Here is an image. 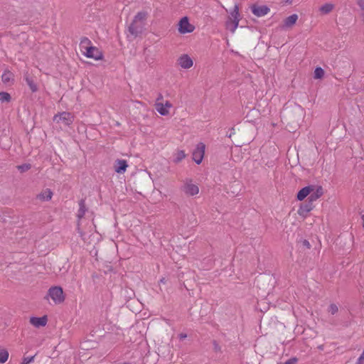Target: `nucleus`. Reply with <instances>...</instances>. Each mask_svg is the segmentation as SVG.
Here are the masks:
<instances>
[{
  "mask_svg": "<svg viewBox=\"0 0 364 364\" xmlns=\"http://www.w3.org/2000/svg\"><path fill=\"white\" fill-rule=\"evenodd\" d=\"M53 120L57 122H62L68 126L72 124L73 116L70 112H63L60 114H56L53 117Z\"/></svg>",
  "mask_w": 364,
  "mask_h": 364,
  "instance_id": "nucleus-4",
  "label": "nucleus"
},
{
  "mask_svg": "<svg viewBox=\"0 0 364 364\" xmlns=\"http://www.w3.org/2000/svg\"><path fill=\"white\" fill-rule=\"evenodd\" d=\"M24 80L33 92H36L38 90V86L35 82L33 77L31 76L28 73H26L24 75Z\"/></svg>",
  "mask_w": 364,
  "mask_h": 364,
  "instance_id": "nucleus-14",
  "label": "nucleus"
},
{
  "mask_svg": "<svg viewBox=\"0 0 364 364\" xmlns=\"http://www.w3.org/2000/svg\"><path fill=\"white\" fill-rule=\"evenodd\" d=\"M240 21V14L239 13V6L235 4L234 9L230 11L228 20L225 23L226 28L230 30L231 33H235L238 27Z\"/></svg>",
  "mask_w": 364,
  "mask_h": 364,
  "instance_id": "nucleus-1",
  "label": "nucleus"
},
{
  "mask_svg": "<svg viewBox=\"0 0 364 364\" xmlns=\"http://www.w3.org/2000/svg\"><path fill=\"white\" fill-rule=\"evenodd\" d=\"M144 23L135 21L133 19L132 23L128 27L129 33L134 37H136L139 34L141 33Z\"/></svg>",
  "mask_w": 364,
  "mask_h": 364,
  "instance_id": "nucleus-5",
  "label": "nucleus"
},
{
  "mask_svg": "<svg viewBox=\"0 0 364 364\" xmlns=\"http://www.w3.org/2000/svg\"><path fill=\"white\" fill-rule=\"evenodd\" d=\"M363 0H358V5H359L360 6H362V4H363Z\"/></svg>",
  "mask_w": 364,
  "mask_h": 364,
  "instance_id": "nucleus-39",
  "label": "nucleus"
},
{
  "mask_svg": "<svg viewBox=\"0 0 364 364\" xmlns=\"http://www.w3.org/2000/svg\"><path fill=\"white\" fill-rule=\"evenodd\" d=\"M213 350L215 353H221V346L219 345V343L215 341H213Z\"/></svg>",
  "mask_w": 364,
  "mask_h": 364,
  "instance_id": "nucleus-29",
  "label": "nucleus"
},
{
  "mask_svg": "<svg viewBox=\"0 0 364 364\" xmlns=\"http://www.w3.org/2000/svg\"><path fill=\"white\" fill-rule=\"evenodd\" d=\"M186 156L185 152L183 151H179L178 152V156L176 157V159H183Z\"/></svg>",
  "mask_w": 364,
  "mask_h": 364,
  "instance_id": "nucleus-32",
  "label": "nucleus"
},
{
  "mask_svg": "<svg viewBox=\"0 0 364 364\" xmlns=\"http://www.w3.org/2000/svg\"><path fill=\"white\" fill-rule=\"evenodd\" d=\"M160 282L163 283V284H165L166 283V279L164 278H162L161 279H160Z\"/></svg>",
  "mask_w": 364,
  "mask_h": 364,
  "instance_id": "nucleus-40",
  "label": "nucleus"
},
{
  "mask_svg": "<svg viewBox=\"0 0 364 364\" xmlns=\"http://www.w3.org/2000/svg\"><path fill=\"white\" fill-rule=\"evenodd\" d=\"M178 31L181 33H191L194 30V26L189 23L188 17H183L178 23Z\"/></svg>",
  "mask_w": 364,
  "mask_h": 364,
  "instance_id": "nucleus-3",
  "label": "nucleus"
},
{
  "mask_svg": "<svg viewBox=\"0 0 364 364\" xmlns=\"http://www.w3.org/2000/svg\"><path fill=\"white\" fill-rule=\"evenodd\" d=\"M251 11L252 14L257 16V17H262L267 14L270 9L266 5H257L254 4L251 6Z\"/></svg>",
  "mask_w": 364,
  "mask_h": 364,
  "instance_id": "nucleus-6",
  "label": "nucleus"
},
{
  "mask_svg": "<svg viewBox=\"0 0 364 364\" xmlns=\"http://www.w3.org/2000/svg\"><path fill=\"white\" fill-rule=\"evenodd\" d=\"M324 75V70L318 67L314 70V78L315 79H321Z\"/></svg>",
  "mask_w": 364,
  "mask_h": 364,
  "instance_id": "nucleus-26",
  "label": "nucleus"
},
{
  "mask_svg": "<svg viewBox=\"0 0 364 364\" xmlns=\"http://www.w3.org/2000/svg\"><path fill=\"white\" fill-rule=\"evenodd\" d=\"M1 80L5 84H10L14 80V74L10 71H5L1 75Z\"/></svg>",
  "mask_w": 364,
  "mask_h": 364,
  "instance_id": "nucleus-20",
  "label": "nucleus"
},
{
  "mask_svg": "<svg viewBox=\"0 0 364 364\" xmlns=\"http://www.w3.org/2000/svg\"><path fill=\"white\" fill-rule=\"evenodd\" d=\"M334 8V5L333 4L327 3L321 6L319 9V11L323 14H329Z\"/></svg>",
  "mask_w": 364,
  "mask_h": 364,
  "instance_id": "nucleus-22",
  "label": "nucleus"
},
{
  "mask_svg": "<svg viewBox=\"0 0 364 364\" xmlns=\"http://www.w3.org/2000/svg\"><path fill=\"white\" fill-rule=\"evenodd\" d=\"M184 192L189 196H195L198 193V187L191 183H186L183 187Z\"/></svg>",
  "mask_w": 364,
  "mask_h": 364,
  "instance_id": "nucleus-12",
  "label": "nucleus"
},
{
  "mask_svg": "<svg viewBox=\"0 0 364 364\" xmlns=\"http://www.w3.org/2000/svg\"><path fill=\"white\" fill-rule=\"evenodd\" d=\"M205 151V144L203 142H199L192 154V159H203Z\"/></svg>",
  "mask_w": 364,
  "mask_h": 364,
  "instance_id": "nucleus-7",
  "label": "nucleus"
},
{
  "mask_svg": "<svg viewBox=\"0 0 364 364\" xmlns=\"http://www.w3.org/2000/svg\"><path fill=\"white\" fill-rule=\"evenodd\" d=\"M178 64L181 68L188 69L193 66V60L188 55L184 54L178 58Z\"/></svg>",
  "mask_w": 364,
  "mask_h": 364,
  "instance_id": "nucleus-10",
  "label": "nucleus"
},
{
  "mask_svg": "<svg viewBox=\"0 0 364 364\" xmlns=\"http://www.w3.org/2000/svg\"><path fill=\"white\" fill-rule=\"evenodd\" d=\"M314 207V204L307 199L306 203H302L300 205L299 209L298 210V214L303 218H306L308 213L313 210Z\"/></svg>",
  "mask_w": 364,
  "mask_h": 364,
  "instance_id": "nucleus-9",
  "label": "nucleus"
},
{
  "mask_svg": "<svg viewBox=\"0 0 364 364\" xmlns=\"http://www.w3.org/2000/svg\"><path fill=\"white\" fill-rule=\"evenodd\" d=\"M80 47L81 51L84 53V51L87 50L88 48H92L93 46H92L91 41L88 38L83 37L81 38Z\"/></svg>",
  "mask_w": 364,
  "mask_h": 364,
  "instance_id": "nucleus-17",
  "label": "nucleus"
},
{
  "mask_svg": "<svg viewBox=\"0 0 364 364\" xmlns=\"http://www.w3.org/2000/svg\"><path fill=\"white\" fill-rule=\"evenodd\" d=\"M35 356L24 357L21 364H29L34 360Z\"/></svg>",
  "mask_w": 364,
  "mask_h": 364,
  "instance_id": "nucleus-31",
  "label": "nucleus"
},
{
  "mask_svg": "<svg viewBox=\"0 0 364 364\" xmlns=\"http://www.w3.org/2000/svg\"><path fill=\"white\" fill-rule=\"evenodd\" d=\"M84 55L89 58L95 60H101L103 58L102 53L96 47L88 48L87 50L84 51Z\"/></svg>",
  "mask_w": 364,
  "mask_h": 364,
  "instance_id": "nucleus-8",
  "label": "nucleus"
},
{
  "mask_svg": "<svg viewBox=\"0 0 364 364\" xmlns=\"http://www.w3.org/2000/svg\"><path fill=\"white\" fill-rule=\"evenodd\" d=\"M163 99V96L162 95H159V97H157L156 99V102H159V100H162Z\"/></svg>",
  "mask_w": 364,
  "mask_h": 364,
  "instance_id": "nucleus-38",
  "label": "nucleus"
},
{
  "mask_svg": "<svg viewBox=\"0 0 364 364\" xmlns=\"http://www.w3.org/2000/svg\"><path fill=\"white\" fill-rule=\"evenodd\" d=\"M363 9H364V8H363Z\"/></svg>",
  "mask_w": 364,
  "mask_h": 364,
  "instance_id": "nucleus-45",
  "label": "nucleus"
},
{
  "mask_svg": "<svg viewBox=\"0 0 364 364\" xmlns=\"http://www.w3.org/2000/svg\"><path fill=\"white\" fill-rule=\"evenodd\" d=\"M48 319L46 316L42 317H31L30 323L35 327L45 326L47 323Z\"/></svg>",
  "mask_w": 364,
  "mask_h": 364,
  "instance_id": "nucleus-13",
  "label": "nucleus"
},
{
  "mask_svg": "<svg viewBox=\"0 0 364 364\" xmlns=\"http://www.w3.org/2000/svg\"><path fill=\"white\" fill-rule=\"evenodd\" d=\"M117 164L114 165V171L118 173H124L126 171L128 165L127 161H117Z\"/></svg>",
  "mask_w": 364,
  "mask_h": 364,
  "instance_id": "nucleus-16",
  "label": "nucleus"
},
{
  "mask_svg": "<svg viewBox=\"0 0 364 364\" xmlns=\"http://www.w3.org/2000/svg\"><path fill=\"white\" fill-rule=\"evenodd\" d=\"M164 107L168 109V108H171L172 107V104L168 102V101H166L165 105H164Z\"/></svg>",
  "mask_w": 364,
  "mask_h": 364,
  "instance_id": "nucleus-36",
  "label": "nucleus"
},
{
  "mask_svg": "<svg viewBox=\"0 0 364 364\" xmlns=\"http://www.w3.org/2000/svg\"><path fill=\"white\" fill-rule=\"evenodd\" d=\"M298 163H299V161H296V163L294 165H296Z\"/></svg>",
  "mask_w": 364,
  "mask_h": 364,
  "instance_id": "nucleus-44",
  "label": "nucleus"
},
{
  "mask_svg": "<svg viewBox=\"0 0 364 364\" xmlns=\"http://www.w3.org/2000/svg\"><path fill=\"white\" fill-rule=\"evenodd\" d=\"M155 106L156 109L160 114L166 116L169 113L168 109L164 107V105L162 102H156Z\"/></svg>",
  "mask_w": 364,
  "mask_h": 364,
  "instance_id": "nucleus-21",
  "label": "nucleus"
},
{
  "mask_svg": "<svg viewBox=\"0 0 364 364\" xmlns=\"http://www.w3.org/2000/svg\"><path fill=\"white\" fill-rule=\"evenodd\" d=\"M287 2L291 3V0H287Z\"/></svg>",
  "mask_w": 364,
  "mask_h": 364,
  "instance_id": "nucleus-43",
  "label": "nucleus"
},
{
  "mask_svg": "<svg viewBox=\"0 0 364 364\" xmlns=\"http://www.w3.org/2000/svg\"><path fill=\"white\" fill-rule=\"evenodd\" d=\"M323 193V188L321 186L317 187L316 190L313 193H310V196L308 198V200H310L312 203L318 199Z\"/></svg>",
  "mask_w": 364,
  "mask_h": 364,
  "instance_id": "nucleus-15",
  "label": "nucleus"
},
{
  "mask_svg": "<svg viewBox=\"0 0 364 364\" xmlns=\"http://www.w3.org/2000/svg\"><path fill=\"white\" fill-rule=\"evenodd\" d=\"M302 244H303V245H304V246H305L306 248H308V249H310V248H311V245H310V243H309V242L308 240H304L302 241Z\"/></svg>",
  "mask_w": 364,
  "mask_h": 364,
  "instance_id": "nucleus-35",
  "label": "nucleus"
},
{
  "mask_svg": "<svg viewBox=\"0 0 364 364\" xmlns=\"http://www.w3.org/2000/svg\"><path fill=\"white\" fill-rule=\"evenodd\" d=\"M11 100V95L8 92H0V101L1 102H9Z\"/></svg>",
  "mask_w": 364,
  "mask_h": 364,
  "instance_id": "nucleus-25",
  "label": "nucleus"
},
{
  "mask_svg": "<svg viewBox=\"0 0 364 364\" xmlns=\"http://www.w3.org/2000/svg\"><path fill=\"white\" fill-rule=\"evenodd\" d=\"M314 190L313 186H308L301 188L297 193L296 198L299 200H303L308 195Z\"/></svg>",
  "mask_w": 364,
  "mask_h": 364,
  "instance_id": "nucleus-11",
  "label": "nucleus"
},
{
  "mask_svg": "<svg viewBox=\"0 0 364 364\" xmlns=\"http://www.w3.org/2000/svg\"><path fill=\"white\" fill-rule=\"evenodd\" d=\"M298 19V16L296 14H292L287 18H286L284 21V26L287 28H289L296 23Z\"/></svg>",
  "mask_w": 364,
  "mask_h": 364,
  "instance_id": "nucleus-18",
  "label": "nucleus"
},
{
  "mask_svg": "<svg viewBox=\"0 0 364 364\" xmlns=\"http://www.w3.org/2000/svg\"><path fill=\"white\" fill-rule=\"evenodd\" d=\"M356 364H364V349L362 354L358 359Z\"/></svg>",
  "mask_w": 364,
  "mask_h": 364,
  "instance_id": "nucleus-33",
  "label": "nucleus"
},
{
  "mask_svg": "<svg viewBox=\"0 0 364 364\" xmlns=\"http://www.w3.org/2000/svg\"><path fill=\"white\" fill-rule=\"evenodd\" d=\"M87 210V209L85 206V199H81L79 201V210H78V213L77 215L78 219L82 218Z\"/></svg>",
  "mask_w": 364,
  "mask_h": 364,
  "instance_id": "nucleus-19",
  "label": "nucleus"
},
{
  "mask_svg": "<svg viewBox=\"0 0 364 364\" xmlns=\"http://www.w3.org/2000/svg\"><path fill=\"white\" fill-rule=\"evenodd\" d=\"M53 193L49 190H46L43 193L40 195V198L45 200H49L52 198Z\"/></svg>",
  "mask_w": 364,
  "mask_h": 364,
  "instance_id": "nucleus-27",
  "label": "nucleus"
},
{
  "mask_svg": "<svg viewBox=\"0 0 364 364\" xmlns=\"http://www.w3.org/2000/svg\"><path fill=\"white\" fill-rule=\"evenodd\" d=\"M202 161H195V162H196L198 165L202 163Z\"/></svg>",
  "mask_w": 364,
  "mask_h": 364,
  "instance_id": "nucleus-41",
  "label": "nucleus"
},
{
  "mask_svg": "<svg viewBox=\"0 0 364 364\" xmlns=\"http://www.w3.org/2000/svg\"><path fill=\"white\" fill-rule=\"evenodd\" d=\"M297 362L296 358H291L287 360L284 364H295Z\"/></svg>",
  "mask_w": 364,
  "mask_h": 364,
  "instance_id": "nucleus-34",
  "label": "nucleus"
},
{
  "mask_svg": "<svg viewBox=\"0 0 364 364\" xmlns=\"http://www.w3.org/2000/svg\"><path fill=\"white\" fill-rule=\"evenodd\" d=\"M146 12L140 11L136 14V15L134 18V20H135V21L144 23V21L146 20Z\"/></svg>",
  "mask_w": 364,
  "mask_h": 364,
  "instance_id": "nucleus-24",
  "label": "nucleus"
},
{
  "mask_svg": "<svg viewBox=\"0 0 364 364\" xmlns=\"http://www.w3.org/2000/svg\"><path fill=\"white\" fill-rule=\"evenodd\" d=\"M187 337V335L186 333H181L179 335V338L181 340H183Z\"/></svg>",
  "mask_w": 364,
  "mask_h": 364,
  "instance_id": "nucleus-37",
  "label": "nucleus"
},
{
  "mask_svg": "<svg viewBox=\"0 0 364 364\" xmlns=\"http://www.w3.org/2000/svg\"><path fill=\"white\" fill-rule=\"evenodd\" d=\"M50 297L55 304H60L65 301V295L62 287L59 286L51 287L48 291L47 296L45 297L48 299Z\"/></svg>",
  "mask_w": 364,
  "mask_h": 364,
  "instance_id": "nucleus-2",
  "label": "nucleus"
},
{
  "mask_svg": "<svg viewBox=\"0 0 364 364\" xmlns=\"http://www.w3.org/2000/svg\"><path fill=\"white\" fill-rule=\"evenodd\" d=\"M338 306L334 304H331L329 307H328V311L331 314H335L338 312Z\"/></svg>",
  "mask_w": 364,
  "mask_h": 364,
  "instance_id": "nucleus-30",
  "label": "nucleus"
},
{
  "mask_svg": "<svg viewBox=\"0 0 364 364\" xmlns=\"http://www.w3.org/2000/svg\"><path fill=\"white\" fill-rule=\"evenodd\" d=\"M363 220V228H364V215L362 216Z\"/></svg>",
  "mask_w": 364,
  "mask_h": 364,
  "instance_id": "nucleus-42",
  "label": "nucleus"
},
{
  "mask_svg": "<svg viewBox=\"0 0 364 364\" xmlns=\"http://www.w3.org/2000/svg\"><path fill=\"white\" fill-rule=\"evenodd\" d=\"M31 166L30 164H23L22 165L17 166L16 168L21 173L26 172L31 168Z\"/></svg>",
  "mask_w": 364,
  "mask_h": 364,
  "instance_id": "nucleus-28",
  "label": "nucleus"
},
{
  "mask_svg": "<svg viewBox=\"0 0 364 364\" xmlns=\"http://www.w3.org/2000/svg\"><path fill=\"white\" fill-rule=\"evenodd\" d=\"M9 352L4 348H0V363H4L9 358Z\"/></svg>",
  "mask_w": 364,
  "mask_h": 364,
  "instance_id": "nucleus-23",
  "label": "nucleus"
}]
</instances>
